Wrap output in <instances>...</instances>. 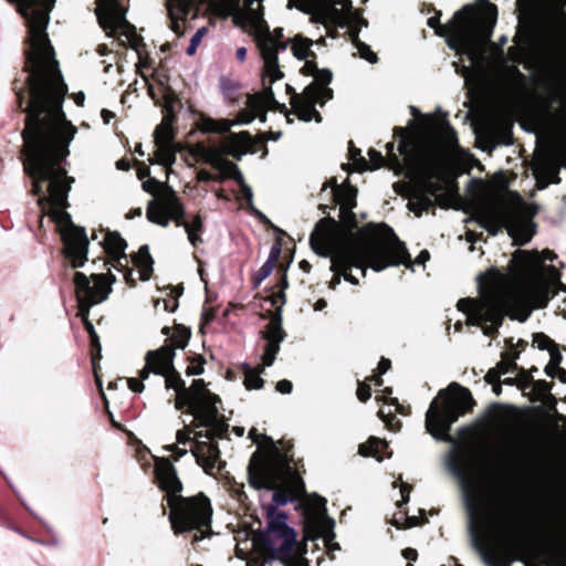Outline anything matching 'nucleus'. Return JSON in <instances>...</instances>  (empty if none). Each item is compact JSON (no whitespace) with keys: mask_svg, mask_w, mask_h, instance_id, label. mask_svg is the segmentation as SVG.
I'll list each match as a JSON object with an SVG mask.
<instances>
[{"mask_svg":"<svg viewBox=\"0 0 566 566\" xmlns=\"http://www.w3.org/2000/svg\"><path fill=\"white\" fill-rule=\"evenodd\" d=\"M295 496L291 495L286 490L284 492L274 491L272 502L264 506L265 517H279V515H287L285 512L280 511L279 507L294 502Z\"/></svg>","mask_w":566,"mask_h":566,"instance_id":"cd10ccee","label":"nucleus"},{"mask_svg":"<svg viewBox=\"0 0 566 566\" xmlns=\"http://www.w3.org/2000/svg\"><path fill=\"white\" fill-rule=\"evenodd\" d=\"M234 125V123L230 120H216L209 117H203L200 123V129L203 133H220L224 134L230 132V128Z\"/></svg>","mask_w":566,"mask_h":566,"instance_id":"f704fd0d","label":"nucleus"},{"mask_svg":"<svg viewBox=\"0 0 566 566\" xmlns=\"http://www.w3.org/2000/svg\"><path fill=\"white\" fill-rule=\"evenodd\" d=\"M155 474L159 488L166 493L167 504L170 509L169 522L175 534L185 532L196 533L191 544L210 537L212 532V507L210 500L199 493L193 496H182V483L177 475V470L167 458H155Z\"/></svg>","mask_w":566,"mask_h":566,"instance_id":"423d86ee","label":"nucleus"},{"mask_svg":"<svg viewBox=\"0 0 566 566\" xmlns=\"http://www.w3.org/2000/svg\"><path fill=\"white\" fill-rule=\"evenodd\" d=\"M90 338H91L92 347L95 348L97 350V355H99V353H101V344H99V339H98L97 334L94 333L93 335H90Z\"/></svg>","mask_w":566,"mask_h":566,"instance_id":"69168bd1","label":"nucleus"},{"mask_svg":"<svg viewBox=\"0 0 566 566\" xmlns=\"http://www.w3.org/2000/svg\"><path fill=\"white\" fill-rule=\"evenodd\" d=\"M192 433V429H185V430H178L177 433H176V439H177V442L178 444H186L188 443L191 438H190V434Z\"/></svg>","mask_w":566,"mask_h":566,"instance_id":"3c124183","label":"nucleus"},{"mask_svg":"<svg viewBox=\"0 0 566 566\" xmlns=\"http://www.w3.org/2000/svg\"><path fill=\"white\" fill-rule=\"evenodd\" d=\"M276 38H274L269 30L258 35L256 42L260 54L263 60V85L264 90L256 96L249 98V105L255 112H261L260 120H266V109L279 111L285 113L289 118V112L285 104L279 103L275 99L271 85L283 78L284 73L280 70L279 54L284 52L287 48V42L281 41L283 36L282 29L275 30Z\"/></svg>","mask_w":566,"mask_h":566,"instance_id":"1a4fd4ad","label":"nucleus"},{"mask_svg":"<svg viewBox=\"0 0 566 566\" xmlns=\"http://www.w3.org/2000/svg\"><path fill=\"white\" fill-rule=\"evenodd\" d=\"M430 259V254L427 250H422L416 258L415 263L424 264Z\"/></svg>","mask_w":566,"mask_h":566,"instance_id":"680f3d73","label":"nucleus"},{"mask_svg":"<svg viewBox=\"0 0 566 566\" xmlns=\"http://www.w3.org/2000/svg\"><path fill=\"white\" fill-rule=\"evenodd\" d=\"M202 159L206 164L221 172L223 177L229 178L239 167L223 158V153L218 149L203 148L201 153Z\"/></svg>","mask_w":566,"mask_h":566,"instance_id":"393cba45","label":"nucleus"},{"mask_svg":"<svg viewBox=\"0 0 566 566\" xmlns=\"http://www.w3.org/2000/svg\"><path fill=\"white\" fill-rule=\"evenodd\" d=\"M560 167L566 168V129L560 134L554 146L536 159L534 175L538 189H545L549 184H559Z\"/></svg>","mask_w":566,"mask_h":566,"instance_id":"f3484780","label":"nucleus"},{"mask_svg":"<svg viewBox=\"0 0 566 566\" xmlns=\"http://www.w3.org/2000/svg\"><path fill=\"white\" fill-rule=\"evenodd\" d=\"M312 499V506L316 514L315 527L318 536L324 538V542L328 547L339 549V545L337 543H333L335 538V521L326 515V500L316 494H314Z\"/></svg>","mask_w":566,"mask_h":566,"instance_id":"4be33fe9","label":"nucleus"},{"mask_svg":"<svg viewBox=\"0 0 566 566\" xmlns=\"http://www.w3.org/2000/svg\"><path fill=\"white\" fill-rule=\"evenodd\" d=\"M143 380H144V379H142V378H140V380H139V379H136V378H129V379H128V386H129V388H130L133 391H135V392H142V391H143V389H144Z\"/></svg>","mask_w":566,"mask_h":566,"instance_id":"4d7b16f0","label":"nucleus"},{"mask_svg":"<svg viewBox=\"0 0 566 566\" xmlns=\"http://www.w3.org/2000/svg\"><path fill=\"white\" fill-rule=\"evenodd\" d=\"M310 244L317 255L331 258V271L335 273L329 283L332 289L340 283L342 275L357 285L358 279L349 273L353 268L360 269L365 276L367 266L380 272L390 265L406 264L410 259L398 239L394 247L378 241L357 244L336 229L334 220H319L310 235Z\"/></svg>","mask_w":566,"mask_h":566,"instance_id":"39448f33","label":"nucleus"},{"mask_svg":"<svg viewBox=\"0 0 566 566\" xmlns=\"http://www.w3.org/2000/svg\"><path fill=\"white\" fill-rule=\"evenodd\" d=\"M357 397L363 402L367 401L370 398L369 385L359 384L358 389H357Z\"/></svg>","mask_w":566,"mask_h":566,"instance_id":"603ef678","label":"nucleus"},{"mask_svg":"<svg viewBox=\"0 0 566 566\" xmlns=\"http://www.w3.org/2000/svg\"><path fill=\"white\" fill-rule=\"evenodd\" d=\"M164 308L167 312H175L178 307V300L177 296H171L168 300H164Z\"/></svg>","mask_w":566,"mask_h":566,"instance_id":"6e6d98bb","label":"nucleus"},{"mask_svg":"<svg viewBox=\"0 0 566 566\" xmlns=\"http://www.w3.org/2000/svg\"><path fill=\"white\" fill-rule=\"evenodd\" d=\"M505 80L511 92H518L525 86V75L516 66L507 67Z\"/></svg>","mask_w":566,"mask_h":566,"instance_id":"4c0bfd02","label":"nucleus"},{"mask_svg":"<svg viewBox=\"0 0 566 566\" xmlns=\"http://www.w3.org/2000/svg\"><path fill=\"white\" fill-rule=\"evenodd\" d=\"M251 212L263 223H269L270 220L266 218L264 213H262L260 210H258L254 206L253 208H249Z\"/></svg>","mask_w":566,"mask_h":566,"instance_id":"0e129e2a","label":"nucleus"},{"mask_svg":"<svg viewBox=\"0 0 566 566\" xmlns=\"http://www.w3.org/2000/svg\"><path fill=\"white\" fill-rule=\"evenodd\" d=\"M95 13L101 28L113 36L117 31L126 34L132 46L136 49L137 36L134 27L126 20V11L119 0H96Z\"/></svg>","mask_w":566,"mask_h":566,"instance_id":"a211bd4d","label":"nucleus"},{"mask_svg":"<svg viewBox=\"0 0 566 566\" xmlns=\"http://www.w3.org/2000/svg\"><path fill=\"white\" fill-rule=\"evenodd\" d=\"M537 212L538 207L535 203L521 201L507 210L488 209L479 216L478 220L490 234L495 235L505 228L516 245H524L535 234L536 224L533 218Z\"/></svg>","mask_w":566,"mask_h":566,"instance_id":"9b49d317","label":"nucleus"},{"mask_svg":"<svg viewBox=\"0 0 566 566\" xmlns=\"http://www.w3.org/2000/svg\"><path fill=\"white\" fill-rule=\"evenodd\" d=\"M313 45V41L303 36H296L292 40L291 51L292 54L297 60L310 61V57H315L313 51H311V46Z\"/></svg>","mask_w":566,"mask_h":566,"instance_id":"c756f323","label":"nucleus"},{"mask_svg":"<svg viewBox=\"0 0 566 566\" xmlns=\"http://www.w3.org/2000/svg\"><path fill=\"white\" fill-rule=\"evenodd\" d=\"M146 216L147 219L153 223L159 224L161 227H167L169 224V217L167 216L163 205H158L151 201L147 207Z\"/></svg>","mask_w":566,"mask_h":566,"instance_id":"c9c22d12","label":"nucleus"},{"mask_svg":"<svg viewBox=\"0 0 566 566\" xmlns=\"http://www.w3.org/2000/svg\"><path fill=\"white\" fill-rule=\"evenodd\" d=\"M305 12H315L319 21L331 20L340 27H367V21L354 11L350 0H289Z\"/></svg>","mask_w":566,"mask_h":566,"instance_id":"4468645a","label":"nucleus"},{"mask_svg":"<svg viewBox=\"0 0 566 566\" xmlns=\"http://www.w3.org/2000/svg\"><path fill=\"white\" fill-rule=\"evenodd\" d=\"M468 511L470 514V528L472 533V546L473 548L482 556L484 563L488 566H496L493 560V556L491 552L486 548L485 542L482 536L479 534L475 527V518H476V504L473 499L468 496Z\"/></svg>","mask_w":566,"mask_h":566,"instance_id":"b1692460","label":"nucleus"},{"mask_svg":"<svg viewBox=\"0 0 566 566\" xmlns=\"http://www.w3.org/2000/svg\"><path fill=\"white\" fill-rule=\"evenodd\" d=\"M203 358L201 356L196 357V359L187 367V375H201L203 373Z\"/></svg>","mask_w":566,"mask_h":566,"instance_id":"49530a36","label":"nucleus"},{"mask_svg":"<svg viewBox=\"0 0 566 566\" xmlns=\"http://www.w3.org/2000/svg\"><path fill=\"white\" fill-rule=\"evenodd\" d=\"M390 365H391L390 360L382 357L378 364L379 374L382 375V374L387 373V370L390 368Z\"/></svg>","mask_w":566,"mask_h":566,"instance_id":"052dcab7","label":"nucleus"},{"mask_svg":"<svg viewBox=\"0 0 566 566\" xmlns=\"http://www.w3.org/2000/svg\"><path fill=\"white\" fill-rule=\"evenodd\" d=\"M274 265L265 261L253 277L254 287H258L273 272Z\"/></svg>","mask_w":566,"mask_h":566,"instance_id":"79ce46f5","label":"nucleus"},{"mask_svg":"<svg viewBox=\"0 0 566 566\" xmlns=\"http://www.w3.org/2000/svg\"><path fill=\"white\" fill-rule=\"evenodd\" d=\"M207 29L200 28L196 31V33L191 36L190 43L186 50L188 55H193L202 41L203 35L206 34Z\"/></svg>","mask_w":566,"mask_h":566,"instance_id":"c03bdc74","label":"nucleus"},{"mask_svg":"<svg viewBox=\"0 0 566 566\" xmlns=\"http://www.w3.org/2000/svg\"><path fill=\"white\" fill-rule=\"evenodd\" d=\"M101 244H103L105 251L111 258L109 263L112 268L119 272H125V279L128 281L132 275V271L128 270L129 260L125 253L127 248L126 241L118 232H106Z\"/></svg>","mask_w":566,"mask_h":566,"instance_id":"412c9836","label":"nucleus"},{"mask_svg":"<svg viewBox=\"0 0 566 566\" xmlns=\"http://www.w3.org/2000/svg\"><path fill=\"white\" fill-rule=\"evenodd\" d=\"M446 467L462 485H465L469 480V470L467 459L461 452L455 449L450 450L446 457Z\"/></svg>","mask_w":566,"mask_h":566,"instance_id":"a878e982","label":"nucleus"},{"mask_svg":"<svg viewBox=\"0 0 566 566\" xmlns=\"http://www.w3.org/2000/svg\"><path fill=\"white\" fill-rule=\"evenodd\" d=\"M186 231L200 232L203 228L200 216H196L190 222L182 221L181 224Z\"/></svg>","mask_w":566,"mask_h":566,"instance_id":"de8ad7c7","label":"nucleus"},{"mask_svg":"<svg viewBox=\"0 0 566 566\" xmlns=\"http://www.w3.org/2000/svg\"><path fill=\"white\" fill-rule=\"evenodd\" d=\"M165 211L170 220H175L177 222V226H180L182 222V219L185 217V210L181 202L178 200V198L172 195L170 198H167L163 203Z\"/></svg>","mask_w":566,"mask_h":566,"instance_id":"2f4dec72","label":"nucleus"},{"mask_svg":"<svg viewBox=\"0 0 566 566\" xmlns=\"http://www.w3.org/2000/svg\"><path fill=\"white\" fill-rule=\"evenodd\" d=\"M174 356L175 352L171 348L163 347L158 350H149L145 357L146 365L139 376L142 379L148 378L150 373L163 376L166 387L176 390V409L187 408V411L193 416L191 422L193 429H207L195 432V446L191 449V454L207 474H213L214 471L222 469V462L220 450L211 440L222 438L229 429V424L219 415L220 398L206 388L202 379H195L191 386L186 388L185 381L174 368Z\"/></svg>","mask_w":566,"mask_h":566,"instance_id":"f03ea898","label":"nucleus"},{"mask_svg":"<svg viewBox=\"0 0 566 566\" xmlns=\"http://www.w3.org/2000/svg\"><path fill=\"white\" fill-rule=\"evenodd\" d=\"M220 88L222 90L223 93H228L231 91V82L226 78V77H221L220 80Z\"/></svg>","mask_w":566,"mask_h":566,"instance_id":"338daca9","label":"nucleus"},{"mask_svg":"<svg viewBox=\"0 0 566 566\" xmlns=\"http://www.w3.org/2000/svg\"><path fill=\"white\" fill-rule=\"evenodd\" d=\"M286 522L287 515L266 517L260 541L270 559L289 557L296 543V532Z\"/></svg>","mask_w":566,"mask_h":566,"instance_id":"dca6fc26","label":"nucleus"},{"mask_svg":"<svg viewBox=\"0 0 566 566\" xmlns=\"http://www.w3.org/2000/svg\"><path fill=\"white\" fill-rule=\"evenodd\" d=\"M261 336L266 340L264 353L262 355L263 367H270L273 365L280 350L281 343L285 338V332L282 328V316L280 311L272 315L265 327V331L261 332Z\"/></svg>","mask_w":566,"mask_h":566,"instance_id":"aec40b11","label":"nucleus"},{"mask_svg":"<svg viewBox=\"0 0 566 566\" xmlns=\"http://www.w3.org/2000/svg\"><path fill=\"white\" fill-rule=\"evenodd\" d=\"M471 403L470 390L458 382H451L448 388L439 391L429 406L426 413L428 432L436 439L451 442L453 439L448 433L451 426Z\"/></svg>","mask_w":566,"mask_h":566,"instance_id":"9d476101","label":"nucleus"},{"mask_svg":"<svg viewBox=\"0 0 566 566\" xmlns=\"http://www.w3.org/2000/svg\"><path fill=\"white\" fill-rule=\"evenodd\" d=\"M134 264L142 269V280H148L153 272V258L148 245H142L136 254L132 256Z\"/></svg>","mask_w":566,"mask_h":566,"instance_id":"c85d7f7f","label":"nucleus"},{"mask_svg":"<svg viewBox=\"0 0 566 566\" xmlns=\"http://www.w3.org/2000/svg\"><path fill=\"white\" fill-rule=\"evenodd\" d=\"M157 146V161L164 166H171L176 161L177 148L174 143H159Z\"/></svg>","mask_w":566,"mask_h":566,"instance_id":"72a5a7b5","label":"nucleus"},{"mask_svg":"<svg viewBox=\"0 0 566 566\" xmlns=\"http://www.w3.org/2000/svg\"><path fill=\"white\" fill-rule=\"evenodd\" d=\"M276 390L281 394H291L293 385L290 380L283 379L276 382Z\"/></svg>","mask_w":566,"mask_h":566,"instance_id":"864d4df0","label":"nucleus"},{"mask_svg":"<svg viewBox=\"0 0 566 566\" xmlns=\"http://www.w3.org/2000/svg\"><path fill=\"white\" fill-rule=\"evenodd\" d=\"M556 259L557 254L551 250H544L541 253L517 250L510 261V274L490 269L484 277H480V285L486 284L491 291L480 300H459L458 310L467 315L469 325L481 326L486 336H493L497 332L505 315L511 319L525 322L532 308L511 291L510 285L515 281L537 275L544 268L543 262Z\"/></svg>","mask_w":566,"mask_h":566,"instance_id":"7ed1b4c3","label":"nucleus"},{"mask_svg":"<svg viewBox=\"0 0 566 566\" xmlns=\"http://www.w3.org/2000/svg\"><path fill=\"white\" fill-rule=\"evenodd\" d=\"M280 255H281V245H280V243H275L272 245V248L270 250L269 259L266 261L274 265V263L277 261Z\"/></svg>","mask_w":566,"mask_h":566,"instance_id":"5fc2aeb1","label":"nucleus"},{"mask_svg":"<svg viewBox=\"0 0 566 566\" xmlns=\"http://www.w3.org/2000/svg\"><path fill=\"white\" fill-rule=\"evenodd\" d=\"M542 271H546L552 281H559L560 273L554 265L542 268Z\"/></svg>","mask_w":566,"mask_h":566,"instance_id":"13d9d810","label":"nucleus"},{"mask_svg":"<svg viewBox=\"0 0 566 566\" xmlns=\"http://www.w3.org/2000/svg\"><path fill=\"white\" fill-rule=\"evenodd\" d=\"M525 462H522V465H521V462H518V465H517V472L521 473V476L523 478V482H526L525 485L527 486V491L528 492H532V489L533 488H539L541 486V483H538L539 480H534V479H530L531 475H530V470H525ZM532 478H534V475H532Z\"/></svg>","mask_w":566,"mask_h":566,"instance_id":"37998d69","label":"nucleus"},{"mask_svg":"<svg viewBox=\"0 0 566 566\" xmlns=\"http://www.w3.org/2000/svg\"><path fill=\"white\" fill-rule=\"evenodd\" d=\"M251 144V137L248 132H241L239 134L230 133L221 142V151L223 155L232 156L240 160L243 155L248 153Z\"/></svg>","mask_w":566,"mask_h":566,"instance_id":"5701e85b","label":"nucleus"},{"mask_svg":"<svg viewBox=\"0 0 566 566\" xmlns=\"http://www.w3.org/2000/svg\"><path fill=\"white\" fill-rule=\"evenodd\" d=\"M304 75L314 76V82L307 85L304 91L298 94L290 84H286V93L290 95V104L292 113L303 122L314 119L321 123L322 117L316 111L315 105L322 106L326 101L333 97V91L326 85L332 81V72L327 69L319 70L314 61H306L301 69Z\"/></svg>","mask_w":566,"mask_h":566,"instance_id":"f8f14e48","label":"nucleus"},{"mask_svg":"<svg viewBox=\"0 0 566 566\" xmlns=\"http://www.w3.org/2000/svg\"><path fill=\"white\" fill-rule=\"evenodd\" d=\"M249 483L255 490H276L281 484L295 496V501L305 494V483L291 467L289 459L276 447L261 458L256 452L248 465Z\"/></svg>","mask_w":566,"mask_h":566,"instance_id":"6e6552de","label":"nucleus"},{"mask_svg":"<svg viewBox=\"0 0 566 566\" xmlns=\"http://www.w3.org/2000/svg\"><path fill=\"white\" fill-rule=\"evenodd\" d=\"M360 27L361 25H356V27L349 29L352 41L356 45V48L358 50V53H359L361 59H365V60H367L370 63H376L377 62L376 53H374L370 50L369 45H367L366 43L361 42L358 39Z\"/></svg>","mask_w":566,"mask_h":566,"instance_id":"473e14b6","label":"nucleus"},{"mask_svg":"<svg viewBox=\"0 0 566 566\" xmlns=\"http://www.w3.org/2000/svg\"><path fill=\"white\" fill-rule=\"evenodd\" d=\"M328 187L332 188L334 200L339 205L342 220L350 228L356 227L355 214L353 213V209L356 207V187L352 186L348 180L338 185L335 177L324 184L322 190H326Z\"/></svg>","mask_w":566,"mask_h":566,"instance_id":"6ab92c4d","label":"nucleus"},{"mask_svg":"<svg viewBox=\"0 0 566 566\" xmlns=\"http://www.w3.org/2000/svg\"><path fill=\"white\" fill-rule=\"evenodd\" d=\"M263 366L258 368H252L249 365L243 366L244 371V385L247 389H260L263 387V379L260 377V374L263 371Z\"/></svg>","mask_w":566,"mask_h":566,"instance_id":"e433bc0d","label":"nucleus"},{"mask_svg":"<svg viewBox=\"0 0 566 566\" xmlns=\"http://www.w3.org/2000/svg\"><path fill=\"white\" fill-rule=\"evenodd\" d=\"M187 234H188V240L189 242L193 245V247H197L199 243L202 242V239L201 237L198 234L199 232H195V231H186Z\"/></svg>","mask_w":566,"mask_h":566,"instance_id":"bf43d9fd","label":"nucleus"},{"mask_svg":"<svg viewBox=\"0 0 566 566\" xmlns=\"http://www.w3.org/2000/svg\"><path fill=\"white\" fill-rule=\"evenodd\" d=\"M189 13V6L186 0H174L168 6V14L171 22V30L177 35H182V22Z\"/></svg>","mask_w":566,"mask_h":566,"instance_id":"bb28decb","label":"nucleus"},{"mask_svg":"<svg viewBox=\"0 0 566 566\" xmlns=\"http://www.w3.org/2000/svg\"><path fill=\"white\" fill-rule=\"evenodd\" d=\"M387 160L380 151L369 149L370 164L361 158L363 169H378L387 163V166L396 174L405 168L407 175L416 180L410 196L408 208L420 216L434 206L444 191V164L440 146L430 139H411L402 136L397 155L394 143H388Z\"/></svg>","mask_w":566,"mask_h":566,"instance_id":"20e7f679","label":"nucleus"},{"mask_svg":"<svg viewBox=\"0 0 566 566\" xmlns=\"http://www.w3.org/2000/svg\"><path fill=\"white\" fill-rule=\"evenodd\" d=\"M223 176H214L212 175L211 172L207 171V170H200L198 172V179L200 181H203V182H209V181H222L223 180Z\"/></svg>","mask_w":566,"mask_h":566,"instance_id":"8fccbe9b","label":"nucleus"},{"mask_svg":"<svg viewBox=\"0 0 566 566\" xmlns=\"http://www.w3.org/2000/svg\"><path fill=\"white\" fill-rule=\"evenodd\" d=\"M101 116H102V118H103V122H104L105 124H108V123L111 122V119H112L115 115H114V113H113V112H111V111H108V109L104 108V109H102V112H101Z\"/></svg>","mask_w":566,"mask_h":566,"instance_id":"774afa93","label":"nucleus"},{"mask_svg":"<svg viewBox=\"0 0 566 566\" xmlns=\"http://www.w3.org/2000/svg\"><path fill=\"white\" fill-rule=\"evenodd\" d=\"M74 284L76 298L78 303V313L88 335L95 332L92 322L88 319L90 308L105 301L112 292V283L116 281L114 274H91L87 276L82 272L74 274Z\"/></svg>","mask_w":566,"mask_h":566,"instance_id":"ddd939ff","label":"nucleus"},{"mask_svg":"<svg viewBox=\"0 0 566 566\" xmlns=\"http://www.w3.org/2000/svg\"><path fill=\"white\" fill-rule=\"evenodd\" d=\"M528 494L535 512L545 523L552 526L566 524L565 497L552 480L541 479V486L533 488Z\"/></svg>","mask_w":566,"mask_h":566,"instance_id":"2eb2a0df","label":"nucleus"},{"mask_svg":"<svg viewBox=\"0 0 566 566\" xmlns=\"http://www.w3.org/2000/svg\"><path fill=\"white\" fill-rule=\"evenodd\" d=\"M427 23L436 34L446 36L451 50L475 63L484 57V48L491 41L495 20L475 18L471 8L464 7L447 25L440 24L439 17L429 18Z\"/></svg>","mask_w":566,"mask_h":566,"instance_id":"0eeeda50","label":"nucleus"},{"mask_svg":"<svg viewBox=\"0 0 566 566\" xmlns=\"http://www.w3.org/2000/svg\"><path fill=\"white\" fill-rule=\"evenodd\" d=\"M387 442L376 437H370L366 443L359 446V454L364 457H375L378 460L382 459V451L386 449Z\"/></svg>","mask_w":566,"mask_h":566,"instance_id":"7c9ffc66","label":"nucleus"},{"mask_svg":"<svg viewBox=\"0 0 566 566\" xmlns=\"http://www.w3.org/2000/svg\"><path fill=\"white\" fill-rule=\"evenodd\" d=\"M190 331L185 327L177 328L176 333L172 334L170 340L175 348H185L188 345L190 338Z\"/></svg>","mask_w":566,"mask_h":566,"instance_id":"a19ab883","label":"nucleus"},{"mask_svg":"<svg viewBox=\"0 0 566 566\" xmlns=\"http://www.w3.org/2000/svg\"><path fill=\"white\" fill-rule=\"evenodd\" d=\"M402 556L406 558V559H412V560H416L417 559V551L413 549V548H406L402 551Z\"/></svg>","mask_w":566,"mask_h":566,"instance_id":"e2e57ef3","label":"nucleus"},{"mask_svg":"<svg viewBox=\"0 0 566 566\" xmlns=\"http://www.w3.org/2000/svg\"><path fill=\"white\" fill-rule=\"evenodd\" d=\"M548 353H549V356H551V359H549L551 366L558 367L560 361H562V354L559 353L557 345L554 344L548 349Z\"/></svg>","mask_w":566,"mask_h":566,"instance_id":"09e8293b","label":"nucleus"},{"mask_svg":"<svg viewBox=\"0 0 566 566\" xmlns=\"http://www.w3.org/2000/svg\"><path fill=\"white\" fill-rule=\"evenodd\" d=\"M27 44L23 78L13 81L18 107L25 114L23 167L31 180V192L38 196V206L56 223L65 226V258L77 269L87 260L88 239L85 229L74 226L63 210L74 178L62 166L77 128L63 112L67 85L51 42Z\"/></svg>","mask_w":566,"mask_h":566,"instance_id":"f257e3e1","label":"nucleus"},{"mask_svg":"<svg viewBox=\"0 0 566 566\" xmlns=\"http://www.w3.org/2000/svg\"><path fill=\"white\" fill-rule=\"evenodd\" d=\"M555 343L545 334L537 333L533 336V345L536 346L538 349H549Z\"/></svg>","mask_w":566,"mask_h":566,"instance_id":"a18cd8bd","label":"nucleus"},{"mask_svg":"<svg viewBox=\"0 0 566 566\" xmlns=\"http://www.w3.org/2000/svg\"><path fill=\"white\" fill-rule=\"evenodd\" d=\"M229 178L233 179L239 185L241 193L247 201V208H253L252 188L245 184L240 169L238 168Z\"/></svg>","mask_w":566,"mask_h":566,"instance_id":"58836bf2","label":"nucleus"},{"mask_svg":"<svg viewBox=\"0 0 566 566\" xmlns=\"http://www.w3.org/2000/svg\"><path fill=\"white\" fill-rule=\"evenodd\" d=\"M155 143H174V133L169 123L163 122L155 130Z\"/></svg>","mask_w":566,"mask_h":566,"instance_id":"ea45409f","label":"nucleus"}]
</instances>
